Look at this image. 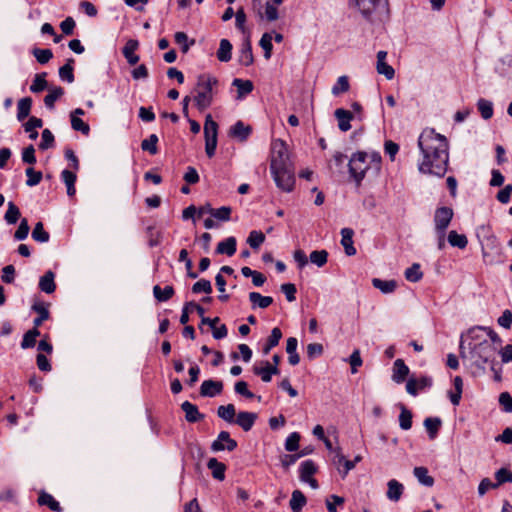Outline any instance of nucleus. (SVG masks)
Wrapping results in <instances>:
<instances>
[{
    "mask_svg": "<svg viewBox=\"0 0 512 512\" xmlns=\"http://www.w3.org/2000/svg\"><path fill=\"white\" fill-rule=\"evenodd\" d=\"M328 252L326 250H315L310 253V261L318 267H323L327 263Z\"/></svg>",
    "mask_w": 512,
    "mask_h": 512,
    "instance_id": "864d4df0",
    "label": "nucleus"
},
{
    "mask_svg": "<svg viewBox=\"0 0 512 512\" xmlns=\"http://www.w3.org/2000/svg\"><path fill=\"white\" fill-rule=\"evenodd\" d=\"M26 176V184L30 187L38 185L43 177L42 172L35 171L32 167L26 169Z\"/></svg>",
    "mask_w": 512,
    "mask_h": 512,
    "instance_id": "052dcab7",
    "label": "nucleus"
},
{
    "mask_svg": "<svg viewBox=\"0 0 512 512\" xmlns=\"http://www.w3.org/2000/svg\"><path fill=\"white\" fill-rule=\"evenodd\" d=\"M334 115L338 120V127L341 131L346 132L351 129L350 121L354 118L351 111L338 108L335 110Z\"/></svg>",
    "mask_w": 512,
    "mask_h": 512,
    "instance_id": "2eb2a0df",
    "label": "nucleus"
},
{
    "mask_svg": "<svg viewBox=\"0 0 512 512\" xmlns=\"http://www.w3.org/2000/svg\"><path fill=\"white\" fill-rule=\"evenodd\" d=\"M300 435L297 432L291 433L285 441V449L289 452L296 451L299 447Z\"/></svg>",
    "mask_w": 512,
    "mask_h": 512,
    "instance_id": "0e129e2a",
    "label": "nucleus"
},
{
    "mask_svg": "<svg viewBox=\"0 0 512 512\" xmlns=\"http://www.w3.org/2000/svg\"><path fill=\"white\" fill-rule=\"evenodd\" d=\"M74 60L68 59L67 63L60 67L59 69V77L61 80L66 81L68 83H72L74 81V73H73V66Z\"/></svg>",
    "mask_w": 512,
    "mask_h": 512,
    "instance_id": "79ce46f5",
    "label": "nucleus"
},
{
    "mask_svg": "<svg viewBox=\"0 0 512 512\" xmlns=\"http://www.w3.org/2000/svg\"><path fill=\"white\" fill-rule=\"evenodd\" d=\"M387 487V498L394 502L399 501L404 491L403 484H401L399 481L395 479H391L388 481Z\"/></svg>",
    "mask_w": 512,
    "mask_h": 512,
    "instance_id": "412c9836",
    "label": "nucleus"
},
{
    "mask_svg": "<svg viewBox=\"0 0 512 512\" xmlns=\"http://www.w3.org/2000/svg\"><path fill=\"white\" fill-rule=\"evenodd\" d=\"M478 110L483 119L488 120L493 116V104L486 99H479L477 102Z\"/></svg>",
    "mask_w": 512,
    "mask_h": 512,
    "instance_id": "37998d69",
    "label": "nucleus"
},
{
    "mask_svg": "<svg viewBox=\"0 0 512 512\" xmlns=\"http://www.w3.org/2000/svg\"><path fill=\"white\" fill-rule=\"evenodd\" d=\"M497 323L499 326L509 329L512 325V311L509 309L504 310L502 315L497 319Z\"/></svg>",
    "mask_w": 512,
    "mask_h": 512,
    "instance_id": "338daca9",
    "label": "nucleus"
},
{
    "mask_svg": "<svg viewBox=\"0 0 512 512\" xmlns=\"http://www.w3.org/2000/svg\"><path fill=\"white\" fill-rule=\"evenodd\" d=\"M483 333H485V327L484 326H475L468 330L467 336L470 339L469 342H480L483 339Z\"/></svg>",
    "mask_w": 512,
    "mask_h": 512,
    "instance_id": "e2e57ef3",
    "label": "nucleus"
},
{
    "mask_svg": "<svg viewBox=\"0 0 512 512\" xmlns=\"http://www.w3.org/2000/svg\"><path fill=\"white\" fill-rule=\"evenodd\" d=\"M447 240L451 246L457 247L459 249H464L468 244L466 235L459 234L455 230H452L448 233Z\"/></svg>",
    "mask_w": 512,
    "mask_h": 512,
    "instance_id": "c9c22d12",
    "label": "nucleus"
},
{
    "mask_svg": "<svg viewBox=\"0 0 512 512\" xmlns=\"http://www.w3.org/2000/svg\"><path fill=\"white\" fill-rule=\"evenodd\" d=\"M218 84V80L211 75L201 74L197 78L196 92L194 102L199 111L207 109L213 101V87Z\"/></svg>",
    "mask_w": 512,
    "mask_h": 512,
    "instance_id": "f03ea898",
    "label": "nucleus"
},
{
    "mask_svg": "<svg viewBox=\"0 0 512 512\" xmlns=\"http://www.w3.org/2000/svg\"><path fill=\"white\" fill-rule=\"evenodd\" d=\"M409 374V368L402 359H396L393 365L392 379L396 383L405 381Z\"/></svg>",
    "mask_w": 512,
    "mask_h": 512,
    "instance_id": "aec40b11",
    "label": "nucleus"
},
{
    "mask_svg": "<svg viewBox=\"0 0 512 512\" xmlns=\"http://www.w3.org/2000/svg\"><path fill=\"white\" fill-rule=\"evenodd\" d=\"M249 300L253 304V307L258 306L259 308L265 309L273 303V298L270 296H262L258 292H250Z\"/></svg>",
    "mask_w": 512,
    "mask_h": 512,
    "instance_id": "c756f323",
    "label": "nucleus"
},
{
    "mask_svg": "<svg viewBox=\"0 0 512 512\" xmlns=\"http://www.w3.org/2000/svg\"><path fill=\"white\" fill-rule=\"evenodd\" d=\"M139 43L135 39H130L123 47L122 53L130 65H135L139 61V56L134 52L137 50Z\"/></svg>",
    "mask_w": 512,
    "mask_h": 512,
    "instance_id": "a211bd4d",
    "label": "nucleus"
},
{
    "mask_svg": "<svg viewBox=\"0 0 512 512\" xmlns=\"http://www.w3.org/2000/svg\"><path fill=\"white\" fill-rule=\"evenodd\" d=\"M31 106L32 99L30 97H25L19 100L17 105V119L19 121H22L29 116Z\"/></svg>",
    "mask_w": 512,
    "mask_h": 512,
    "instance_id": "72a5a7b5",
    "label": "nucleus"
},
{
    "mask_svg": "<svg viewBox=\"0 0 512 512\" xmlns=\"http://www.w3.org/2000/svg\"><path fill=\"white\" fill-rule=\"evenodd\" d=\"M32 53L40 64L48 63L53 57V53L50 49L34 48Z\"/></svg>",
    "mask_w": 512,
    "mask_h": 512,
    "instance_id": "4d7b16f0",
    "label": "nucleus"
},
{
    "mask_svg": "<svg viewBox=\"0 0 512 512\" xmlns=\"http://www.w3.org/2000/svg\"><path fill=\"white\" fill-rule=\"evenodd\" d=\"M468 348L477 366L491 364V370H494L495 355L498 351L496 346L490 344L487 339H483L480 342H468Z\"/></svg>",
    "mask_w": 512,
    "mask_h": 512,
    "instance_id": "7ed1b4c3",
    "label": "nucleus"
},
{
    "mask_svg": "<svg viewBox=\"0 0 512 512\" xmlns=\"http://www.w3.org/2000/svg\"><path fill=\"white\" fill-rule=\"evenodd\" d=\"M306 503L307 499L300 490H294L292 492L289 502L292 512H301Z\"/></svg>",
    "mask_w": 512,
    "mask_h": 512,
    "instance_id": "4be33fe9",
    "label": "nucleus"
},
{
    "mask_svg": "<svg viewBox=\"0 0 512 512\" xmlns=\"http://www.w3.org/2000/svg\"><path fill=\"white\" fill-rule=\"evenodd\" d=\"M413 474L422 485L426 487H432L434 485V478L428 474L426 467H415Z\"/></svg>",
    "mask_w": 512,
    "mask_h": 512,
    "instance_id": "bb28decb",
    "label": "nucleus"
},
{
    "mask_svg": "<svg viewBox=\"0 0 512 512\" xmlns=\"http://www.w3.org/2000/svg\"><path fill=\"white\" fill-rule=\"evenodd\" d=\"M252 129L249 125H245L242 121H237L229 131V135L239 139L240 141H245L251 134Z\"/></svg>",
    "mask_w": 512,
    "mask_h": 512,
    "instance_id": "6ab92c4d",
    "label": "nucleus"
},
{
    "mask_svg": "<svg viewBox=\"0 0 512 512\" xmlns=\"http://www.w3.org/2000/svg\"><path fill=\"white\" fill-rule=\"evenodd\" d=\"M499 403L507 413L512 412V396L508 392H502L499 396Z\"/></svg>",
    "mask_w": 512,
    "mask_h": 512,
    "instance_id": "774afa93",
    "label": "nucleus"
},
{
    "mask_svg": "<svg viewBox=\"0 0 512 512\" xmlns=\"http://www.w3.org/2000/svg\"><path fill=\"white\" fill-rule=\"evenodd\" d=\"M264 241L265 235L261 231L256 230L251 231L247 239V243L252 249H258Z\"/></svg>",
    "mask_w": 512,
    "mask_h": 512,
    "instance_id": "6e6d98bb",
    "label": "nucleus"
},
{
    "mask_svg": "<svg viewBox=\"0 0 512 512\" xmlns=\"http://www.w3.org/2000/svg\"><path fill=\"white\" fill-rule=\"evenodd\" d=\"M274 181L279 189L284 192H291L295 185V175L293 165L279 166L270 169Z\"/></svg>",
    "mask_w": 512,
    "mask_h": 512,
    "instance_id": "39448f33",
    "label": "nucleus"
},
{
    "mask_svg": "<svg viewBox=\"0 0 512 512\" xmlns=\"http://www.w3.org/2000/svg\"><path fill=\"white\" fill-rule=\"evenodd\" d=\"M207 467L211 470L212 476L217 480L225 478L226 466L224 463L219 462L216 458H210L207 462Z\"/></svg>",
    "mask_w": 512,
    "mask_h": 512,
    "instance_id": "b1692460",
    "label": "nucleus"
},
{
    "mask_svg": "<svg viewBox=\"0 0 512 512\" xmlns=\"http://www.w3.org/2000/svg\"><path fill=\"white\" fill-rule=\"evenodd\" d=\"M232 209L229 206H222L220 208H209V214L220 221L230 220Z\"/></svg>",
    "mask_w": 512,
    "mask_h": 512,
    "instance_id": "3c124183",
    "label": "nucleus"
},
{
    "mask_svg": "<svg viewBox=\"0 0 512 512\" xmlns=\"http://www.w3.org/2000/svg\"><path fill=\"white\" fill-rule=\"evenodd\" d=\"M236 447V440L232 439L227 431H221L217 439L211 444V450L214 452L223 451L224 449L233 451Z\"/></svg>",
    "mask_w": 512,
    "mask_h": 512,
    "instance_id": "1a4fd4ad",
    "label": "nucleus"
},
{
    "mask_svg": "<svg viewBox=\"0 0 512 512\" xmlns=\"http://www.w3.org/2000/svg\"><path fill=\"white\" fill-rule=\"evenodd\" d=\"M38 503L40 505H46L48 506L52 511L55 512H62V507L60 506L59 502L56 501L52 495L42 492L39 495Z\"/></svg>",
    "mask_w": 512,
    "mask_h": 512,
    "instance_id": "58836bf2",
    "label": "nucleus"
},
{
    "mask_svg": "<svg viewBox=\"0 0 512 512\" xmlns=\"http://www.w3.org/2000/svg\"><path fill=\"white\" fill-rule=\"evenodd\" d=\"M232 85L237 88L238 98H242L253 90V83L250 80L235 78Z\"/></svg>",
    "mask_w": 512,
    "mask_h": 512,
    "instance_id": "4c0bfd02",
    "label": "nucleus"
},
{
    "mask_svg": "<svg viewBox=\"0 0 512 512\" xmlns=\"http://www.w3.org/2000/svg\"><path fill=\"white\" fill-rule=\"evenodd\" d=\"M238 61L241 65L246 67L252 65L254 62L252 46L249 37H247L241 45Z\"/></svg>",
    "mask_w": 512,
    "mask_h": 512,
    "instance_id": "dca6fc26",
    "label": "nucleus"
},
{
    "mask_svg": "<svg viewBox=\"0 0 512 512\" xmlns=\"http://www.w3.org/2000/svg\"><path fill=\"white\" fill-rule=\"evenodd\" d=\"M282 338V331L278 327H274L271 331L270 336L267 339L266 344L263 346V353L267 355L272 348L278 345Z\"/></svg>",
    "mask_w": 512,
    "mask_h": 512,
    "instance_id": "2f4dec72",
    "label": "nucleus"
},
{
    "mask_svg": "<svg viewBox=\"0 0 512 512\" xmlns=\"http://www.w3.org/2000/svg\"><path fill=\"white\" fill-rule=\"evenodd\" d=\"M292 164L289 159L288 149L286 143L281 139H275L271 144V162L270 169L279 166Z\"/></svg>",
    "mask_w": 512,
    "mask_h": 512,
    "instance_id": "423d86ee",
    "label": "nucleus"
},
{
    "mask_svg": "<svg viewBox=\"0 0 512 512\" xmlns=\"http://www.w3.org/2000/svg\"><path fill=\"white\" fill-rule=\"evenodd\" d=\"M441 425L442 421L439 417H428L424 420V427L426 428L430 439L436 438Z\"/></svg>",
    "mask_w": 512,
    "mask_h": 512,
    "instance_id": "c85d7f7f",
    "label": "nucleus"
},
{
    "mask_svg": "<svg viewBox=\"0 0 512 512\" xmlns=\"http://www.w3.org/2000/svg\"><path fill=\"white\" fill-rule=\"evenodd\" d=\"M367 153L358 151L354 153L348 162V169L350 177L354 180L357 187H359L366 175L369 165L367 163Z\"/></svg>",
    "mask_w": 512,
    "mask_h": 512,
    "instance_id": "20e7f679",
    "label": "nucleus"
},
{
    "mask_svg": "<svg viewBox=\"0 0 512 512\" xmlns=\"http://www.w3.org/2000/svg\"><path fill=\"white\" fill-rule=\"evenodd\" d=\"M46 73H38L35 75L32 85L30 86V90L33 93H39L42 92L44 89L47 88V81H46Z\"/></svg>",
    "mask_w": 512,
    "mask_h": 512,
    "instance_id": "de8ad7c7",
    "label": "nucleus"
},
{
    "mask_svg": "<svg viewBox=\"0 0 512 512\" xmlns=\"http://www.w3.org/2000/svg\"><path fill=\"white\" fill-rule=\"evenodd\" d=\"M20 215L19 208L13 202H8V209L4 216L5 221L8 224H15L20 218Z\"/></svg>",
    "mask_w": 512,
    "mask_h": 512,
    "instance_id": "603ef678",
    "label": "nucleus"
},
{
    "mask_svg": "<svg viewBox=\"0 0 512 512\" xmlns=\"http://www.w3.org/2000/svg\"><path fill=\"white\" fill-rule=\"evenodd\" d=\"M362 16L368 20L373 21V16L386 10L387 0H354Z\"/></svg>",
    "mask_w": 512,
    "mask_h": 512,
    "instance_id": "0eeeda50",
    "label": "nucleus"
},
{
    "mask_svg": "<svg viewBox=\"0 0 512 512\" xmlns=\"http://www.w3.org/2000/svg\"><path fill=\"white\" fill-rule=\"evenodd\" d=\"M157 143L158 136L156 134H151L147 139H144L141 142V149L149 152L151 155H155L158 152Z\"/></svg>",
    "mask_w": 512,
    "mask_h": 512,
    "instance_id": "a18cd8bd",
    "label": "nucleus"
},
{
    "mask_svg": "<svg viewBox=\"0 0 512 512\" xmlns=\"http://www.w3.org/2000/svg\"><path fill=\"white\" fill-rule=\"evenodd\" d=\"M256 419V413L241 411L237 414V417L234 422L237 425H239L244 431H249L253 427Z\"/></svg>",
    "mask_w": 512,
    "mask_h": 512,
    "instance_id": "4468645a",
    "label": "nucleus"
},
{
    "mask_svg": "<svg viewBox=\"0 0 512 512\" xmlns=\"http://www.w3.org/2000/svg\"><path fill=\"white\" fill-rule=\"evenodd\" d=\"M232 57V44L228 39L220 41L219 49L217 51V58L221 62H228Z\"/></svg>",
    "mask_w": 512,
    "mask_h": 512,
    "instance_id": "cd10ccee",
    "label": "nucleus"
},
{
    "mask_svg": "<svg viewBox=\"0 0 512 512\" xmlns=\"http://www.w3.org/2000/svg\"><path fill=\"white\" fill-rule=\"evenodd\" d=\"M192 292L195 294H199L202 292H204L206 294L212 293L211 282L207 279H200L199 281H197L196 283L193 284Z\"/></svg>",
    "mask_w": 512,
    "mask_h": 512,
    "instance_id": "13d9d810",
    "label": "nucleus"
},
{
    "mask_svg": "<svg viewBox=\"0 0 512 512\" xmlns=\"http://www.w3.org/2000/svg\"><path fill=\"white\" fill-rule=\"evenodd\" d=\"M32 238L40 243H46L49 241L50 235L47 231H45L42 222H38L35 224L34 229L32 231Z\"/></svg>",
    "mask_w": 512,
    "mask_h": 512,
    "instance_id": "c03bdc74",
    "label": "nucleus"
},
{
    "mask_svg": "<svg viewBox=\"0 0 512 512\" xmlns=\"http://www.w3.org/2000/svg\"><path fill=\"white\" fill-rule=\"evenodd\" d=\"M48 306L49 304L45 302H35L32 305V310L38 314V316L33 320V325L36 329H38L44 321L49 319L50 313Z\"/></svg>",
    "mask_w": 512,
    "mask_h": 512,
    "instance_id": "f8f14e48",
    "label": "nucleus"
},
{
    "mask_svg": "<svg viewBox=\"0 0 512 512\" xmlns=\"http://www.w3.org/2000/svg\"><path fill=\"white\" fill-rule=\"evenodd\" d=\"M372 285L384 294L392 293L397 288V282L395 280H382L379 278H373Z\"/></svg>",
    "mask_w": 512,
    "mask_h": 512,
    "instance_id": "a878e982",
    "label": "nucleus"
},
{
    "mask_svg": "<svg viewBox=\"0 0 512 512\" xmlns=\"http://www.w3.org/2000/svg\"><path fill=\"white\" fill-rule=\"evenodd\" d=\"M453 215V209L450 207L443 206L437 208L434 213L435 231H446L452 221Z\"/></svg>",
    "mask_w": 512,
    "mask_h": 512,
    "instance_id": "6e6552de",
    "label": "nucleus"
},
{
    "mask_svg": "<svg viewBox=\"0 0 512 512\" xmlns=\"http://www.w3.org/2000/svg\"><path fill=\"white\" fill-rule=\"evenodd\" d=\"M54 273L52 271H47L41 278H40V281H39V288L41 289V291L47 293V294H51L55 291L56 289V285H55V282H54Z\"/></svg>",
    "mask_w": 512,
    "mask_h": 512,
    "instance_id": "5701e85b",
    "label": "nucleus"
},
{
    "mask_svg": "<svg viewBox=\"0 0 512 512\" xmlns=\"http://www.w3.org/2000/svg\"><path fill=\"white\" fill-rule=\"evenodd\" d=\"M349 81L347 76H340L336 82V84L332 87V94L337 96L341 93L347 92L349 90Z\"/></svg>",
    "mask_w": 512,
    "mask_h": 512,
    "instance_id": "bf43d9fd",
    "label": "nucleus"
},
{
    "mask_svg": "<svg viewBox=\"0 0 512 512\" xmlns=\"http://www.w3.org/2000/svg\"><path fill=\"white\" fill-rule=\"evenodd\" d=\"M236 252V239L234 237H228L224 241L218 243L216 253L226 254L228 256L234 255Z\"/></svg>",
    "mask_w": 512,
    "mask_h": 512,
    "instance_id": "393cba45",
    "label": "nucleus"
},
{
    "mask_svg": "<svg viewBox=\"0 0 512 512\" xmlns=\"http://www.w3.org/2000/svg\"><path fill=\"white\" fill-rule=\"evenodd\" d=\"M422 277L423 273L421 272L420 265L418 263L412 264V266L405 271V278L410 282H418Z\"/></svg>",
    "mask_w": 512,
    "mask_h": 512,
    "instance_id": "5fc2aeb1",
    "label": "nucleus"
},
{
    "mask_svg": "<svg viewBox=\"0 0 512 512\" xmlns=\"http://www.w3.org/2000/svg\"><path fill=\"white\" fill-rule=\"evenodd\" d=\"M64 94V89L60 86L49 89V93L44 97V104L48 109H53L55 102Z\"/></svg>",
    "mask_w": 512,
    "mask_h": 512,
    "instance_id": "473e14b6",
    "label": "nucleus"
},
{
    "mask_svg": "<svg viewBox=\"0 0 512 512\" xmlns=\"http://www.w3.org/2000/svg\"><path fill=\"white\" fill-rule=\"evenodd\" d=\"M272 35L270 33H264L259 41V45L264 50V57L266 60H269L272 55Z\"/></svg>",
    "mask_w": 512,
    "mask_h": 512,
    "instance_id": "8fccbe9b",
    "label": "nucleus"
},
{
    "mask_svg": "<svg viewBox=\"0 0 512 512\" xmlns=\"http://www.w3.org/2000/svg\"><path fill=\"white\" fill-rule=\"evenodd\" d=\"M40 336V331L33 327L32 329L28 330L21 341V348L22 349H28L32 348L36 344V338Z\"/></svg>",
    "mask_w": 512,
    "mask_h": 512,
    "instance_id": "ea45409f",
    "label": "nucleus"
},
{
    "mask_svg": "<svg viewBox=\"0 0 512 512\" xmlns=\"http://www.w3.org/2000/svg\"><path fill=\"white\" fill-rule=\"evenodd\" d=\"M399 408V426L403 430H409L412 427V412L403 404H399Z\"/></svg>",
    "mask_w": 512,
    "mask_h": 512,
    "instance_id": "f704fd0d",
    "label": "nucleus"
},
{
    "mask_svg": "<svg viewBox=\"0 0 512 512\" xmlns=\"http://www.w3.org/2000/svg\"><path fill=\"white\" fill-rule=\"evenodd\" d=\"M217 415L228 423L235 421L236 410L233 404H227L225 406H219L217 409Z\"/></svg>",
    "mask_w": 512,
    "mask_h": 512,
    "instance_id": "e433bc0d",
    "label": "nucleus"
},
{
    "mask_svg": "<svg viewBox=\"0 0 512 512\" xmlns=\"http://www.w3.org/2000/svg\"><path fill=\"white\" fill-rule=\"evenodd\" d=\"M354 231L351 228L341 229V244L344 247L345 254L347 256H353L356 254V249L353 245Z\"/></svg>",
    "mask_w": 512,
    "mask_h": 512,
    "instance_id": "f3484780",
    "label": "nucleus"
},
{
    "mask_svg": "<svg viewBox=\"0 0 512 512\" xmlns=\"http://www.w3.org/2000/svg\"><path fill=\"white\" fill-rule=\"evenodd\" d=\"M387 52L379 51L377 53L376 69L379 74L384 75L388 80L393 79L395 70L392 66L386 63Z\"/></svg>",
    "mask_w": 512,
    "mask_h": 512,
    "instance_id": "9b49d317",
    "label": "nucleus"
},
{
    "mask_svg": "<svg viewBox=\"0 0 512 512\" xmlns=\"http://www.w3.org/2000/svg\"><path fill=\"white\" fill-rule=\"evenodd\" d=\"M204 135L205 138H217L218 135V124L212 119V116L210 114H208L205 118Z\"/></svg>",
    "mask_w": 512,
    "mask_h": 512,
    "instance_id": "09e8293b",
    "label": "nucleus"
},
{
    "mask_svg": "<svg viewBox=\"0 0 512 512\" xmlns=\"http://www.w3.org/2000/svg\"><path fill=\"white\" fill-rule=\"evenodd\" d=\"M181 409L185 413L186 421L189 423H196L204 418V415L199 412L198 407L189 401L183 402Z\"/></svg>",
    "mask_w": 512,
    "mask_h": 512,
    "instance_id": "ddd939ff",
    "label": "nucleus"
},
{
    "mask_svg": "<svg viewBox=\"0 0 512 512\" xmlns=\"http://www.w3.org/2000/svg\"><path fill=\"white\" fill-rule=\"evenodd\" d=\"M497 488L505 483H512V471L508 468L502 467L498 469L495 474Z\"/></svg>",
    "mask_w": 512,
    "mask_h": 512,
    "instance_id": "49530a36",
    "label": "nucleus"
},
{
    "mask_svg": "<svg viewBox=\"0 0 512 512\" xmlns=\"http://www.w3.org/2000/svg\"><path fill=\"white\" fill-rule=\"evenodd\" d=\"M418 147L422 153V161L418 164L419 171L443 177L449 161V146L446 137L436 133L433 129L424 130L419 136Z\"/></svg>",
    "mask_w": 512,
    "mask_h": 512,
    "instance_id": "f257e3e1",
    "label": "nucleus"
},
{
    "mask_svg": "<svg viewBox=\"0 0 512 512\" xmlns=\"http://www.w3.org/2000/svg\"><path fill=\"white\" fill-rule=\"evenodd\" d=\"M223 390V382L215 380H205L200 387V395L203 397H214Z\"/></svg>",
    "mask_w": 512,
    "mask_h": 512,
    "instance_id": "9d476101",
    "label": "nucleus"
},
{
    "mask_svg": "<svg viewBox=\"0 0 512 512\" xmlns=\"http://www.w3.org/2000/svg\"><path fill=\"white\" fill-rule=\"evenodd\" d=\"M71 126L75 131H80L84 135H88L90 127L81 118L71 115Z\"/></svg>",
    "mask_w": 512,
    "mask_h": 512,
    "instance_id": "680f3d73",
    "label": "nucleus"
},
{
    "mask_svg": "<svg viewBox=\"0 0 512 512\" xmlns=\"http://www.w3.org/2000/svg\"><path fill=\"white\" fill-rule=\"evenodd\" d=\"M174 293H175L174 288L170 285L165 286L164 289H162L159 285H155L153 287L154 297L159 302L168 301L170 298L173 297Z\"/></svg>",
    "mask_w": 512,
    "mask_h": 512,
    "instance_id": "7c9ffc66",
    "label": "nucleus"
},
{
    "mask_svg": "<svg viewBox=\"0 0 512 512\" xmlns=\"http://www.w3.org/2000/svg\"><path fill=\"white\" fill-rule=\"evenodd\" d=\"M317 471V467L312 460L304 461L300 466V480L307 481Z\"/></svg>",
    "mask_w": 512,
    "mask_h": 512,
    "instance_id": "a19ab883",
    "label": "nucleus"
},
{
    "mask_svg": "<svg viewBox=\"0 0 512 512\" xmlns=\"http://www.w3.org/2000/svg\"><path fill=\"white\" fill-rule=\"evenodd\" d=\"M29 225L26 218H23L18 226V229L14 233V238L18 241L24 240L27 238L29 233Z\"/></svg>",
    "mask_w": 512,
    "mask_h": 512,
    "instance_id": "69168bd1",
    "label": "nucleus"
}]
</instances>
